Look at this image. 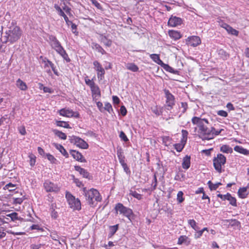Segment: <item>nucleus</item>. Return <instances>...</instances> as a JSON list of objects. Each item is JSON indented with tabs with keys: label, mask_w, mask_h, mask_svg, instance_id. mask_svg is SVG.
<instances>
[{
	"label": "nucleus",
	"mask_w": 249,
	"mask_h": 249,
	"mask_svg": "<svg viewBox=\"0 0 249 249\" xmlns=\"http://www.w3.org/2000/svg\"><path fill=\"white\" fill-rule=\"evenodd\" d=\"M56 124L57 126L63 127L64 128H68L70 127L69 124L67 122H64V121H56Z\"/></svg>",
	"instance_id": "4c0bfd02"
},
{
	"label": "nucleus",
	"mask_w": 249,
	"mask_h": 249,
	"mask_svg": "<svg viewBox=\"0 0 249 249\" xmlns=\"http://www.w3.org/2000/svg\"><path fill=\"white\" fill-rule=\"evenodd\" d=\"M115 209L117 213L119 212L120 214H123L129 220L133 214V212L131 209L124 206L120 203H118L116 205Z\"/></svg>",
	"instance_id": "423d86ee"
},
{
	"label": "nucleus",
	"mask_w": 249,
	"mask_h": 249,
	"mask_svg": "<svg viewBox=\"0 0 249 249\" xmlns=\"http://www.w3.org/2000/svg\"><path fill=\"white\" fill-rule=\"evenodd\" d=\"M74 168L75 170L78 171L84 178H89V173L86 169L81 168L79 166H75Z\"/></svg>",
	"instance_id": "a211bd4d"
},
{
	"label": "nucleus",
	"mask_w": 249,
	"mask_h": 249,
	"mask_svg": "<svg viewBox=\"0 0 249 249\" xmlns=\"http://www.w3.org/2000/svg\"><path fill=\"white\" fill-rule=\"evenodd\" d=\"M42 63L44 64V67L45 69H47V67H50L54 73L56 75H58V71L56 70L54 65L51 61L46 58H45L42 60Z\"/></svg>",
	"instance_id": "2eb2a0df"
},
{
	"label": "nucleus",
	"mask_w": 249,
	"mask_h": 249,
	"mask_svg": "<svg viewBox=\"0 0 249 249\" xmlns=\"http://www.w3.org/2000/svg\"><path fill=\"white\" fill-rule=\"evenodd\" d=\"M181 133H182V136L183 137V140H184L185 142H186L187 139V136H188V133L187 130H183V129L182 130Z\"/></svg>",
	"instance_id": "052dcab7"
},
{
	"label": "nucleus",
	"mask_w": 249,
	"mask_h": 249,
	"mask_svg": "<svg viewBox=\"0 0 249 249\" xmlns=\"http://www.w3.org/2000/svg\"><path fill=\"white\" fill-rule=\"evenodd\" d=\"M189 44L193 47H196L201 43V40L197 36H192L187 38Z\"/></svg>",
	"instance_id": "dca6fc26"
},
{
	"label": "nucleus",
	"mask_w": 249,
	"mask_h": 249,
	"mask_svg": "<svg viewBox=\"0 0 249 249\" xmlns=\"http://www.w3.org/2000/svg\"><path fill=\"white\" fill-rule=\"evenodd\" d=\"M119 137L124 142H127L128 141L127 137L123 131H121Z\"/></svg>",
	"instance_id": "4d7b16f0"
},
{
	"label": "nucleus",
	"mask_w": 249,
	"mask_h": 249,
	"mask_svg": "<svg viewBox=\"0 0 249 249\" xmlns=\"http://www.w3.org/2000/svg\"><path fill=\"white\" fill-rule=\"evenodd\" d=\"M101 40L104 44L107 47H110L111 45L112 41L108 39L105 36H103L101 38Z\"/></svg>",
	"instance_id": "72a5a7b5"
},
{
	"label": "nucleus",
	"mask_w": 249,
	"mask_h": 249,
	"mask_svg": "<svg viewBox=\"0 0 249 249\" xmlns=\"http://www.w3.org/2000/svg\"><path fill=\"white\" fill-rule=\"evenodd\" d=\"M18 131H19V133L21 135H25L26 132V130H25V128L24 126H21L18 127Z\"/></svg>",
	"instance_id": "69168bd1"
},
{
	"label": "nucleus",
	"mask_w": 249,
	"mask_h": 249,
	"mask_svg": "<svg viewBox=\"0 0 249 249\" xmlns=\"http://www.w3.org/2000/svg\"><path fill=\"white\" fill-rule=\"evenodd\" d=\"M84 195L89 204L93 206L94 201L99 202L101 201L102 198L99 192L95 189H91L87 191L84 189Z\"/></svg>",
	"instance_id": "7ed1b4c3"
},
{
	"label": "nucleus",
	"mask_w": 249,
	"mask_h": 249,
	"mask_svg": "<svg viewBox=\"0 0 249 249\" xmlns=\"http://www.w3.org/2000/svg\"><path fill=\"white\" fill-rule=\"evenodd\" d=\"M120 112L123 116H125L127 113V110L124 106H122L120 108Z\"/></svg>",
	"instance_id": "0e129e2a"
},
{
	"label": "nucleus",
	"mask_w": 249,
	"mask_h": 249,
	"mask_svg": "<svg viewBox=\"0 0 249 249\" xmlns=\"http://www.w3.org/2000/svg\"><path fill=\"white\" fill-rule=\"evenodd\" d=\"M234 150L238 153L244 154L245 155H249V150L244 148L243 147L239 145H236L234 147Z\"/></svg>",
	"instance_id": "5701e85b"
},
{
	"label": "nucleus",
	"mask_w": 249,
	"mask_h": 249,
	"mask_svg": "<svg viewBox=\"0 0 249 249\" xmlns=\"http://www.w3.org/2000/svg\"><path fill=\"white\" fill-rule=\"evenodd\" d=\"M190 156L186 155L183 159L182 163V166L183 169H188L190 166Z\"/></svg>",
	"instance_id": "6ab92c4d"
},
{
	"label": "nucleus",
	"mask_w": 249,
	"mask_h": 249,
	"mask_svg": "<svg viewBox=\"0 0 249 249\" xmlns=\"http://www.w3.org/2000/svg\"><path fill=\"white\" fill-rule=\"evenodd\" d=\"M130 195L133 196L134 197L138 199V200H140L142 198V196L141 194L138 193L136 191H130Z\"/></svg>",
	"instance_id": "49530a36"
},
{
	"label": "nucleus",
	"mask_w": 249,
	"mask_h": 249,
	"mask_svg": "<svg viewBox=\"0 0 249 249\" xmlns=\"http://www.w3.org/2000/svg\"><path fill=\"white\" fill-rule=\"evenodd\" d=\"M7 216L10 217L13 221L18 219V213L16 212L8 214Z\"/></svg>",
	"instance_id": "603ef678"
},
{
	"label": "nucleus",
	"mask_w": 249,
	"mask_h": 249,
	"mask_svg": "<svg viewBox=\"0 0 249 249\" xmlns=\"http://www.w3.org/2000/svg\"><path fill=\"white\" fill-rule=\"evenodd\" d=\"M50 44L52 48L57 53L63 48L60 42L57 40L55 36H49Z\"/></svg>",
	"instance_id": "1a4fd4ad"
},
{
	"label": "nucleus",
	"mask_w": 249,
	"mask_h": 249,
	"mask_svg": "<svg viewBox=\"0 0 249 249\" xmlns=\"http://www.w3.org/2000/svg\"><path fill=\"white\" fill-rule=\"evenodd\" d=\"M182 22V20L181 18L172 16L168 20V24L171 27H176L181 25Z\"/></svg>",
	"instance_id": "ddd939ff"
},
{
	"label": "nucleus",
	"mask_w": 249,
	"mask_h": 249,
	"mask_svg": "<svg viewBox=\"0 0 249 249\" xmlns=\"http://www.w3.org/2000/svg\"><path fill=\"white\" fill-rule=\"evenodd\" d=\"M126 68L127 69L133 71V72H137L139 71L138 67L135 65L134 63H127L126 65Z\"/></svg>",
	"instance_id": "cd10ccee"
},
{
	"label": "nucleus",
	"mask_w": 249,
	"mask_h": 249,
	"mask_svg": "<svg viewBox=\"0 0 249 249\" xmlns=\"http://www.w3.org/2000/svg\"><path fill=\"white\" fill-rule=\"evenodd\" d=\"M85 83L90 87L95 84V83L92 80L87 78L85 79Z\"/></svg>",
	"instance_id": "338daca9"
},
{
	"label": "nucleus",
	"mask_w": 249,
	"mask_h": 249,
	"mask_svg": "<svg viewBox=\"0 0 249 249\" xmlns=\"http://www.w3.org/2000/svg\"><path fill=\"white\" fill-rule=\"evenodd\" d=\"M17 86L22 90H26L27 89V86L25 82L20 79H18L16 82Z\"/></svg>",
	"instance_id": "b1692460"
},
{
	"label": "nucleus",
	"mask_w": 249,
	"mask_h": 249,
	"mask_svg": "<svg viewBox=\"0 0 249 249\" xmlns=\"http://www.w3.org/2000/svg\"><path fill=\"white\" fill-rule=\"evenodd\" d=\"M22 34V31L18 26L15 25H11L2 36L3 42L6 43L10 42L12 44L14 43L20 39Z\"/></svg>",
	"instance_id": "f03ea898"
},
{
	"label": "nucleus",
	"mask_w": 249,
	"mask_h": 249,
	"mask_svg": "<svg viewBox=\"0 0 249 249\" xmlns=\"http://www.w3.org/2000/svg\"><path fill=\"white\" fill-rule=\"evenodd\" d=\"M192 123L196 124L198 127V135L202 140H210L219 135L223 129L216 130L213 127L209 128L207 124L208 121L206 119H201L197 117H194L192 119Z\"/></svg>",
	"instance_id": "f257e3e1"
},
{
	"label": "nucleus",
	"mask_w": 249,
	"mask_h": 249,
	"mask_svg": "<svg viewBox=\"0 0 249 249\" xmlns=\"http://www.w3.org/2000/svg\"><path fill=\"white\" fill-rule=\"evenodd\" d=\"M66 197L70 207L73 210H80L81 209V203L78 199H76L72 195L67 192Z\"/></svg>",
	"instance_id": "39448f33"
},
{
	"label": "nucleus",
	"mask_w": 249,
	"mask_h": 249,
	"mask_svg": "<svg viewBox=\"0 0 249 249\" xmlns=\"http://www.w3.org/2000/svg\"><path fill=\"white\" fill-rule=\"evenodd\" d=\"M168 34L170 37L175 40H178L181 37L180 33L177 31L170 30L168 32Z\"/></svg>",
	"instance_id": "aec40b11"
},
{
	"label": "nucleus",
	"mask_w": 249,
	"mask_h": 249,
	"mask_svg": "<svg viewBox=\"0 0 249 249\" xmlns=\"http://www.w3.org/2000/svg\"><path fill=\"white\" fill-rule=\"evenodd\" d=\"M226 161V157L221 154L217 155L216 157L213 159V163L215 169L219 173L222 172V166L224 165Z\"/></svg>",
	"instance_id": "20e7f679"
},
{
	"label": "nucleus",
	"mask_w": 249,
	"mask_h": 249,
	"mask_svg": "<svg viewBox=\"0 0 249 249\" xmlns=\"http://www.w3.org/2000/svg\"><path fill=\"white\" fill-rule=\"evenodd\" d=\"M175 148L178 152H181L184 146V144H182L180 143H176L174 145Z\"/></svg>",
	"instance_id": "09e8293b"
},
{
	"label": "nucleus",
	"mask_w": 249,
	"mask_h": 249,
	"mask_svg": "<svg viewBox=\"0 0 249 249\" xmlns=\"http://www.w3.org/2000/svg\"><path fill=\"white\" fill-rule=\"evenodd\" d=\"M188 238L186 236L182 235L180 236L178 239V244L181 245L182 244H188L190 243V241H188Z\"/></svg>",
	"instance_id": "7c9ffc66"
},
{
	"label": "nucleus",
	"mask_w": 249,
	"mask_h": 249,
	"mask_svg": "<svg viewBox=\"0 0 249 249\" xmlns=\"http://www.w3.org/2000/svg\"><path fill=\"white\" fill-rule=\"evenodd\" d=\"M51 217L52 218L54 219H56L58 217V213L56 211L53 209V208H51Z\"/></svg>",
	"instance_id": "864d4df0"
},
{
	"label": "nucleus",
	"mask_w": 249,
	"mask_h": 249,
	"mask_svg": "<svg viewBox=\"0 0 249 249\" xmlns=\"http://www.w3.org/2000/svg\"><path fill=\"white\" fill-rule=\"evenodd\" d=\"M224 222L228 223L229 226L234 228H238L240 227V223L236 219H227Z\"/></svg>",
	"instance_id": "412c9836"
},
{
	"label": "nucleus",
	"mask_w": 249,
	"mask_h": 249,
	"mask_svg": "<svg viewBox=\"0 0 249 249\" xmlns=\"http://www.w3.org/2000/svg\"><path fill=\"white\" fill-rule=\"evenodd\" d=\"M104 108L105 110H107L109 113H110L111 111L113 110L112 106L109 103H105Z\"/></svg>",
	"instance_id": "3c124183"
},
{
	"label": "nucleus",
	"mask_w": 249,
	"mask_h": 249,
	"mask_svg": "<svg viewBox=\"0 0 249 249\" xmlns=\"http://www.w3.org/2000/svg\"><path fill=\"white\" fill-rule=\"evenodd\" d=\"M57 53L60 54L67 62H70L71 61L70 58L64 48L61 49Z\"/></svg>",
	"instance_id": "a878e982"
},
{
	"label": "nucleus",
	"mask_w": 249,
	"mask_h": 249,
	"mask_svg": "<svg viewBox=\"0 0 249 249\" xmlns=\"http://www.w3.org/2000/svg\"><path fill=\"white\" fill-rule=\"evenodd\" d=\"M59 113L60 115L67 117H78L79 116L78 113L77 112H74L72 110L70 109H61L59 111Z\"/></svg>",
	"instance_id": "9b49d317"
},
{
	"label": "nucleus",
	"mask_w": 249,
	"mask_h": 249,
	"mask_svg": "<svg viewBox=\"0 0 249 249\" xmlns=\"http://www.w3.org/2000/svg\"><path fill=\"white\" fill-rule=\"evenodd\" d=\"M98 9H101L102 6L96 0H89Z\"/></svg>",
	"instance_id": "6e6d98bb"
},
{
	"label": "nucleus",
	"mask_w": 249,
	"mask_h": 249,
	"mask_svg": "<svg viewBox=\"0 0 249 249\" xmlns=\"http://www.w3.org/2000/svg\"><path fill=\"white\" fill-rule=\"evenodd\" d=\"M44 187L47 192H57L59 191V188L56 184L46 180L44 183Z\"/></svg>",
	"instance_id": "9d476101"
},
{
	"label": "nucleus",
	"mask_w": 249,
	"mask_h": 249,
	"mask_svg": "<svg viewBox=\"0 0 249 249\" xmlns=\"http://www.w3.org/2000/svg\"><path fill=\"white\" fill-rule=\"evenodd\" d=\"M228 197L227 198V200L230 202V204L233 206H236V199L235 198L232 197L230 194L228 196Z\"/></svg>",
	"instance_id": "f704fd0d"
},
{
	"label": "nucleus",
	"mask_w": 249,
	"mask_h": 249,
	"mask_svg": "<svg viewBox=\"0 0 249 249\" xmlns=\"http://www.w3.org/2000/svg\"><path fill=\"white\" fill-rule=\"evenodd\" d=\"M92 47L93 49H95L102 54H105L106 53V51L103 49V48L100 45L97 43H93Z\"/></svg>",
	"instance_id": "473e14b6"
},
{
	"label": "nucleus",
	"mask_w": 249,
	"mask_h": 249,
	"mask_svg": "<svg viewBox=\"0 0 249 249\" xmlns=\"http://www.w3.org/2000/svg\"><path fill=\"white\" fill-rule=\"evenodd\" d=\"M239 196L241 198H245L247 197V188L246 187L240 188L238 191Z\"/></svg>",
	"instance_id": "c85d7f7f"
},
{
	"label": "nucleus",
	"mask_w": 249,
	"mask_h": 249,
	"mask_svg": "<svg viewBox=\"0 0 249 249\" xmlns=\"http://www.w3.org/2000/svg\"><path fill=\"white\" fill-rule=\"evenodd\" d=\"M217 114L220 116L226 117L228 116V113L224 110H219L217 111Z\"/></svg>",
	"instance_id": "680f3d73"
},
{
	"label": "nucleus",
	"mask_w": 249,
	"mask_h": 249,
	"mask_svg": "<svg viewBox=\"0 0 249 249\" xmlns=\"http://www.w3.org/2000/svg\"><path fill=\"white\" fill-rule=\"evenodd\" d=\"M70 153L73 158L76 160L82 162H85L86 161V160L83 157L82 155L78 151L71 150Z\"/></svg>",
	"instance_id": "f3484780"
},
{
	"label": "nucleus",
	"mask_w": 249,
	"mask_h": 249,
	"mask_svg": "<svg viewBox=\"0 0 249 249\" xmlns=\"http://www.w3.org/2000/svg\"><path fill=\"white\" fill-rule=\"evenodd\" d=\"M54 8L59 16L61 17L65 16V14L63 12V9L58 5L55 4L54 5Z\"/></svg>",
	"instance_id": "e433bc0d"
},
{
	"label": "nucleus",
	"mask_w": 249,
	"mask_h": 249,
	"mask_svg": "<svg viewBox=\"0 0 249 249\" xmlns=\"http://www.w3.org/2000/svg\"><path fill=\"white\" fill-rule=\"evenodd\" d=\"M161 66L167 71L170 72L173 74H178V71L174 70L173 68L170 67L168 64L163 63V64Z\"/></svg>",
	"instance_id": "bb28decb"
},
{
	"label": "nucleus",
	"mask_w": 249,
	"mask_h": 249,
	"mask_svg": "<svg viewBox=\"0 0 249 249\" xmlns=\"http://www.w3.org/2000/svg\"><path fill=\"white\" fill-rule=\"evenodd\" d=\"M150 57L155 62L160 66H162L164 63L160 59L159 55L157 54H151Z\"/></svg>",
	"instance_id": "393cba45"
},
{
	"label": "nucleus",
	"mask_w": 249,
	"mask_h": 249,
	"mask_svg": "<svg viewBox=\"0 0 249 249\" xmlns=\"http://www.w3.org/2000/svg\"><path fill=\"white\" fill-rule=\"evenodd\" d=\"M220 151L223 153H231L232 152V149L227 145H223L220 147Z\"/></svg>",
	"instance_id": "2f4dec72"
},
{
	"label": "nucleus",
	"mask_w": 249,
	"mask_h": 249,
	"mask_svg": "<svg viewBox=\"0 0 249 249\" xmlns=\"http://www.w3.org/2000/svg\"><path fill=\"white\" fill-rule=\"evenodd\" d=\"M188 223L191 226V227L196 231H197L199 230V227L196 225V223L194 219L189 220Z\"/></svg>",
	"instance_id": "ea45409f"
},
{
	"label": "nucleus",
	"mask_w": 249,
	"mask_h": 249,
	"mask_svg": "<svg viewBox=\"0 0 249 249\" xmlns=\"http://www.w3.org/2000/svg\"><path fill=\"white\" fill-rule=\"evenodd\" d=\"M90 88L91 92H92V96L93 100H97L100 97V89L97 85L94 84Z\"/></svg>",
	"instance_id": "4468645a"
},
{
	"label": "nucleus",
	"mask_w": 249,
	"mask_h": 249,
	"mask_svg": "<svg viewBox=\"0 0 249 249\" xmlns=\"http://www.w3.org/2000/svg\"><path fill=\"white\" fill-rule=\"evenodd\" d=\"M93 65L95 70L97 71L98 78H100V79H102L105 73L104 69L97 61L93 62Z\"/></svg>",
	"instance_id": "f8f14e48"
},
{
	"label": "nucleus",
	"mask_w": 249,
	"mask_h": 249,
	"mask_svg": "<svg viewBox=\"0 0 249 249\" xmlns=\"http://www.w3.org/2000/svg\"><path fill=\"white\" fill-rule=\"evenodd\" d=\"M152 112L155 113L156 115L159 116L161 114V111L160 109H159L157 107H155L154 108H152Z\"/></svg>",
	"instance_id": "5fc2aeb1"
},
{
	"label": "nucleus",
	"mask_w": 249,
	"mask_h": 249,
	"mask_svg": "<svg viewBox=\"0 0 249 249\" xmlns=\"http://www.w3.org/2000/svg\"><path fill=\"white\" fill-rule=\"evenodd\" d=\"M218 54L223 59H227L229 57V54L223 49H220L218 51Z\"/></svg>",
	"instance_id": "58836bf2"
},
{
	"label": "nucleus",
	"mask_w": 249,
	"mask_h": 249,
	"mask_svg": "<svg viewBox=\"0 0 249 249\" xmlns=\"http://www.w3.org/2000/svg\"><path fill=\"white\" fill-rule=\"evenodd\" d=\"M166 97V108L167 110H171L175 105L174 96L169 92L168 90H164Z\"/></svg>",
	"instance_id": "6e6552de"
},
{
	"label": "nucleus",
	"mask_w": 249,
	"mask_h": 249,
	"mask_svg": "<svg viewBox=\"0 0 249 249\" xmlns=\"http://www.w3.org/2000/svg\"><path fill=\"white\" fill-rule=\"evenodd\" d=\"M50 236L52 238V239L53 240L56 241L58 242L59 244H61L59 240V237L57 234L56 232L55 231L52 232L50 234Z\"/></svg>",
	"instance_id": "37998d69"
},
{
	"label": "nucleus",
	"mask_w": 249,
	"mask_h": 249,
	"mask_svg": "<svg viewBox=\"0 0 249 249\" xmlns=\"http://www.w3.org/2000/svg\"><path fill=\"white\" fill-rule=\"evenodd\" d=\"M71 31L72 33L75 35H78V32L77 31V25L73 23L71 25Z\"/></svg>",
	"instance_id": "e2e57ef3"
},
{
	"label": "nucleus",
	"mask_w": 249,
	"mask_h": 249,
	"mask_svg": "<svg viewBox=\"0 0 249 249\" xmlns=\"http://www.w3.org/2000/svg\"><path fill=\"white\" fill-rule=\"evenodd\" d=\"M15 185L11 183H9L5 185V188L7 189H8L10 191H11L12 190H14V188L15 187Z\"/></svg>",
	"instance_id": "13d9d810"
},
{
	"label": "nucleus",
	"mask_w": 249,
	"mask_h": 249,
	"mask_svg": "<svg viewBox=\"0 0 249 249\" xmlns=\"http://www.w3.org/2000/svg\"><path fill=\"white\" fill-rule=\"evenodd\" d=\"M110 232L109 234L110 236H112L117 231L118 229V225H115L110 227Z\"/></svg>",
	"instance_id": "c03bdc74"
},
{
	"label": "nucleus",
	"mask_w": 249,
	"mask_h": 249,
	"mask_svg": "<svg viewBox=\"0 0 249 249\" xmlns=\"http://www.w3.org/2000/svg\"><path fill=\"white\" fill-rule=\"evenodd\" d=\"M208 184L211 190H215L217 188V185L213 184L210 180L208 182Z\"/></svg>",
	"instance_id": "8fccbe9b"
},
{
	"label": "nucleus",
	"mask_w": 249,
	"mask_h": 249,
	"mask_svg": "<svg viewBox=\"0 0 249 249\" xmlns=\"http://www.w3.org/2000/svg\"><path fill=\"white\" fill-rule=\"evenodd\" d=\"M71 143H74L77 147L82 149H87L89 147L88 144L83 139L79 137L72 136L70 139Z\"/></svg>",
	"instance_id": "0eeeda50"
},
{
	"label": "nucleus",
	"mask_w": 249,
	"mask_h": 249,
	"mask_svg": "<svg viewBox=\"0 0 249 249\" xmlns=\"http://www.w3.org/2000/svg\"><path fill=\"white\" fill-rule=\"evenodd\" d=\"M63 4H64V6H63L62 7V9L63 10H64L66 13L70 16H72V14L71 13V8H70L69 7L67 6L66 5V3H65V2H63Z\"/></svg>",
	"instance_id": "79ce46f5"
},
{
	"label": "nucleus",
	"mask_w": 249,
	"mask_h": 249,
	"mask_svg": "<svg viewBox=\"0 0 249 249\" xmlns=\"http://www.w3.org/2000/svg\"><path fill=\"white\" fill-rule=\"evenodd\" d=\"M53 131L54 133V134L56 136L59 137L60 139H61L62 140H66V139L67 136L64 133H63L61 131H60L58 130H56V129H53Z\"/></svg>",
	"instance_id": "c756f323"
},
{
	"label": "nucleus",
	"mask_w": 249,
	"mask_h": 249,
	"mask_svg": "<svg viewBox=\"0 0 249 249\" xmlns=\"http://www.w3.org/2000/svg\"><path fill=\"white\" fill-rule=\"evenodd\" d=\"M226 31L228 32V33L232 35L236 36L238 35L239 32L237 30L232 28L231 26L227 27Z\"/></svg>",
	"instance_id": "a19ab883"
},
{
	"label": "nucleus",
	"mask_w": 249,
	"mask_h": 249,
	"mask_svg": "<svg viewBox=\"0 0 249 249\" xmlns=\"http://www.w3.org/2000/svg\"><path fill=\"white\" fill-rule=\"evenodd\" d=\"M46 157L49 160H50L52 163H54L56 160L55 158L50 154H47Z\"/></svg>",
	"instance_id": "bf43d9fd"
},
{
	"label": "nucleus",
	"mask_w": 249,
	"mask_h": 249,
	"mask_svg": "<svg viewBox=\"0 0 249 249\" xmlns=\"http://www.w3.org/2000/svg\"><path fill=\"white\" fill-rule=\"evenodd\" d=\"M183 195V193L182 191H179L177 194V201L179 203H182L184 200Z\"/></svg>",
	"instance_id": "a18cd8bd"
},
{
	"label": "nucleus",
	"mask_w": 249,
	"mask_h": 249,
	"mask_svg": "<svg viewBox=\"0 0 249 249\" xmlns=\"http://www.w3.org/2000/svg\"><path fill=\"white\" fill-rule=\"evenodd\" d=\"M29 157L30 158V164L31 166L33 167L35 164L36 157L35 155L33 154L30 155L29 156Z\"/></svg>",
	"instance_id": "de8ad7c7"
},
{
	"label": "nucleus",
	"mask_w": 249,
	"mask_h": 249,
	"mask_svg": "<svg viewBox=\"0 0 249 249\" xmlns=\"http://www.w3.org/2000/svg\"><path fill=\"white\" fill-rule=\"evenodd\" d=\"M54 8L59 16L61 17L65 16V14L63 12V9L58 5L55 4L54 5Z\"/></svg>",
	"instance_id": "c9c22d12"
},
{
	"label": "nucleus",
	"mask_w": 249,
	"mask_h": 249,
	"mask_svg": "<svg viewBox=\"0 0 249 249\" xmlns=\"http://www.w3.org/2000/svg\"><path fill=\"white\" fill-rule=\"evenodd\" d=\"M53 144L55 148L57 149L64 156H65L66 158L69 157L68 153L62 145L57 143H54Z\"/></svg>",
	"instance_id": "4be33fe9"
},
{
	"label": "nucleus",
	"mask_w": 249,
	"mask_h": 249,
	"mask_svg": "<svg viewBox=\"0 0 249 249\" xmlns=\"http://www.w3.org/2000/svg\"><path fill=\"white\" fill-rule=\"evenodd\" d=\"M42 246L41 244L38 245L32 244L30 246L31 249H39Z\"/></svg>",
	"instance_id": "774afa93"
}]
</instances>
